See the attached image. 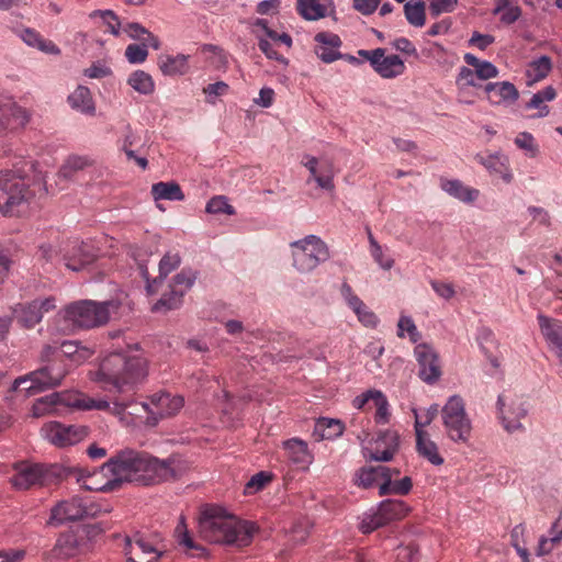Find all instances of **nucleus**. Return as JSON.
I'll return each instance as SVG.
<instances>
[{"mask_svg": "<svg viewBox=\"0 0 562 562\" xmlns=\"http://www.w3.org/2000/svg\"><path fill=\"white\" fill-rule=\"evenodd\" d=\"M184 405V398L180 395H171L166 392L155 393L149 397V403L143 407L150 415L148 420L156 425L159 419L176 415Z\"/></svg>", "mask_w": 562, "mask_h": 562, "instance_id": "13", "label": "nucleus"}, {"mask_svg": "<svg viewBox=\"0 0 562 562\" xmlns=\"http://www.w3.org/2000/svg\"><path fill=\"white\" fill-rule=\"evenodd\" d=\"M557 97V91L552 86L546 87L532 95L526 104V109H538L539 112L535 117H544L549 114V106L543 104L546 101H552Z\"/></svg>", "mask_w": 562, "mask_h": 562, "instance_id": "36", "label": "nucleus"}, {"mask_svg": "<svg viewBox=\"0 0 562 562\" xmlns=\"http://www.w3.org/2000/svg\"><path fill=\"white\" fill-rule=\"evenodd\" d=\"M30 120L26 110L16 105L11 99L0 95V127H24Z\"/></svg>", "mask_w": 562, "mask_h": 562, "instance_id": "18", "label": "nucleus"}, {"mask_svg": "<svg viewBox=\"0 0 562 562\" xmlns=\"http://www.w3.org/2000/svg\"><path fill=\"white\" fill-rule=\"evenodd\" d=\"M376 447L370 452L369 459L380 462L391 461L400 448V436L394 430H385L379 434L375 440Z\"/></svg>", "mask_w": 562, "mask_h": 562, "instance_id": "19", "label": "nucleus"}, {"mask_svg": "<svg viewBox=\"0 0 562 562\" xmlns=\"http://www.w3.org/2000/svg\"><path fill=\"white\" fill-rule=\"evenodd\" d=\"M386 472H391V468L384 465L363 467L357 471L355 484L363 488H370Z\"/></svg>", "mask_w": 562, "mask_h": 562, "instance_id": "33", "label": "nucleus"}, {"mask_svg": "<svg viewBox=\"0 0 562 562\" xmlns=\"http://www.w3.org/2000/svg\"><path fill=\"white\" fill-rule=\"evenodd\" d=\"M419 558V549L415 543L400 546L396 550L397 562H417Z\"/></svg>", "mask_w": 562, "mask_h": 562, "instance_id": "53", "label": "nucleus"}, {"mask_svg": "<svg viewBox=\"0 0 562 562\" xmlns=\"http://www.w3.org/2000/svg\"><path fill=\"white\" fill-rule=\"evenodd\" d=\"M537 319L540 331L548 344L549 350L562 364V322L548 317L543 314H539Z\"/></svg>", "mask_w": 562, "mask_h": 562, "instance_id": "17", "label": "nucleus"}, {"mask_svg": "<svg viewBox=\"0 0 562 562\" xmlns=\"http://www.w3.org/2000/svg\"><path fill=\"white\" fill-rule=\"evenodd\" d=\"M416 450L420 457L428 460L434 465L443 464L445 460L438 451V446L430 440L428 434L422 429L418 418L415 420Z\"/></svg>", "mask_w": 562, "mask_h": 562, "instance_id": "22", "label": "nucleus"}, {"mask_svg": "<svg viewBox=\"0 0 562 562\" xmlns=\"http://www.w3.org/2000/svg\"><path fill=\"white\" fill-rule=\"evenodd\" d=\"M491 102L499 104L502 102L514 103L519 98L517 88L509 81L490 82L484 86Z\"/></svg>", "mask_w": 562, "mask_h": 562, "instance_id": "25", "label": "nucleus"}, {"mask_svg": "<svg viewBox=\"0 0 562 562\" xmlns=\"http://www.w3.org/2000/svg\"><path fill=\"white\" fill-rule=\"evenodd\" d=\"M114 479L100 487L88 485L86 479L82 487L87 491H114L124 482L142 486L157 485L170 480H179L191 469V463L180 454H171L160 460L145 451L124 449L110 458L104 464Z\"/></svg>", "mask_w": 562, "mask_h": 562, "instance_id": "1", "label": "nucleus"}, {"mask_svg": "<svg viewBox=\"0 0 562 562\" xmlns=\"http://www.w3.org/2000/svg\"><path fill=\"white\" fill-rule=\"evenodd\" d=\"M415 356L419 366V378L428 384L438 381L441 375V368L435 350L427 344H419L415 347Z\"/></svg>", "mask_w": 562, "mask_h": 562, "instance_id": "15", "label": "nucleus"}, {"mask_svg": "<svg viewBox=\"0 0 562 562\" xmlns=\"http://www.w3.org/2000/svg\"><path fill=\"white\" fill-rule=\"evenodd\" d=\"M89 16L91 19L100 16L104 21V23L108 25L111 34H113L114 36L120 35L121 22L114 11H112V10H94L89 14Z\"/></svg>", "mask_w": 562, "mask_h": 562, "instance_id": "47", "label": "nucleus"}, {"mask_svg": "<svg viewBox=\"0 0 562 562\" xmlns=\"http://www.w3.org/2000/svg\"><path fill=\"white\" fill-rule=\"evenodd\" d=\"M158 536L154 538H146L142 535H136L134 540H127L125 552H130L138 555L142 553L143 555H155V553L164 554V551L158 547Z\"/></svg>", "mask_w": 562, "mask_h": 562, "instance_id": "29", "label": "nucleus"}, {"mask_svg": "<svg viewBox=\"0 0 562 562\" xmlns=\"http://www.w3.org/2000/svg\"><path fill=\"white\" fill-rule=\"evenodd\" d=\"M272 481V474L266 471H260L252 475L246 483L244 488L245 495H252L261 491L269 482Z\"/></svg>", "mask_w": 562, "mask_h": 562, "instance_id": "45", "label": "nucleus"}, {"mask_svg": "<svg viewBox=\"0 0 562 562\" xmlns=\"http://www.w3.org/2000/svg\"><path fill=\"white\" fill-rule=\"evenodd\" d=\"M180 265L178 254H166L159 262V282H161L169 273L176 270Z\"/></svg>", "mask_w": 562, "mask_h": 562, "instance_id": "50", "label": "nucleus"}, {"mask_svg": "<svg viewBox=\"0 0 562 562\" xmlns=\"http://www.w3.org/2000/svg\"><path fill=\"white\" fill-rule=\"evenodd\" d=\"M458 0H429V12L431 16L437 18L443 12H452Z\"/></svg>", "mask_w": 562, "mask_h": 562, "instance_id": "54", "label": "nucleus"}, {"mask_svg": "<svg viewBox=\"0 0 562 562\" xmlns=\"http://www.w3.org/2000/svg\"><path fill=\"white\" fill-rule=\"evenodd\" d=\"M196 278L198 273L195 271L183 269L173 277L170 288H175L177 291H183L184 294L193 286Z\"/></svg>", "mask_w": 562, "mask_h": 562, "instance_id": "48", "label": "nucleus"}, {"mask_svg": "<svg viewBox=\"0 0 562 562\" xmlns=\"http://www.w3.org/2000/svg\"><path fill=\"white\" fill-rule=\"evenodd\" d=\"M205 211L210 214H235L234 207L228 203L226 196H213L206 204Z\"/></svg>", "mask_w": 562, "mask_h": 562, "instance_id": "49", "label": "nucleus"}, {"mask_svg": "<svg viewBox=\"0 0 562 562\" xmlns=\"http://www.w3.org/2000/svg\"><path fill=\"white\" fill-rule=\"evenodd\" d=\"M83 498L75 496L68 501L57 503L50 509L47 526L58 527L67 521L83 519Z\"/></svg>", "mask_w": 562, "mask_h": 562, "instance_id": "16", "label": "nucleus"}, {"mask_svg": "<svg viewBox=\"0 0 562 562\" xmlns=\"http://www.w3.org/2000/svg\"><path fill=\"white\" fill-rule=\"evenodd\" d=\"M58 350L57 346L45 345L41 351V361L45 364H50L54 361L63 362V359L58 356Z\"/></svg>", "mask_w": 562, "mask_h": 562, "instance_id": "63", "label": "nucleus"}, {"mask_svg": "<svg viewBox=\"0 0 562 562\" xmlns=\"http://www.w3.org/2000/svg\"><path fill=\"white\" fill-rule=\"evenodd\" d=\"M552 70V60L549 56L543 55L528 65L526 76L529 85L544 79Z\"/></svg>", "mask_w": 562, "mask_h": 562, "instance_id": "37", "label": "nucleus"}, {"mask_svg": "<svg viewBox=\"0 0 562 562\" xmlns=\"http://www.w3.org/2000/svg\"><path fill=\"white\" fill-rule=\"evenodd\" d=\"M464 61L475 68L476 78L488 80L498 76V69L495 65L487 60H481L471 53L464 55Z\"/></svg>", "mask_w": 562, "mask_h": 562, "instance_id": "38", "label": "nucleus"}, {"mask_svg": "<svg viewBox=\"0 0 562 562\" xmlns=\"http://www.w3.org/2000/svg\"><path fill=\"white\" fill-rule=\"evenodd\" d=\"M137 140L138 137H136V135L133 133L131 125H127L122 149L124 150L128 160L135 157L133 147L137 145Z\"/></svg>", "mask_w": 562, "mask_h": 562, "instance_id": "60", "label": "nucleus"}, {"mask_svg": "<svg viewBox=\"0 0 562 562\" xmlns=\"http://www.w3.org/2000/svg\"><path fill=\"white\" fill-rule=\"evenodd\" d=\"M58 349L63 356L71 359L76 363H82L87 361L92 355V351L89 348L82 347L78 341L72 340L63 341Z\"/></svg>", "mask_w": 562, "mask_h": 562, "instance_id": "42", "label": "nucleus"}, {"mask_svg": "<svg viewBox=\"0 0 562 562\" xmlns=\"http://www.w3.org/2000/svg\"><path fill=\"white\" fill-rule=\"evenodd\" d=\"M426 5L423 0H419L415 3L412 1H407L404 4V14L407 22L416 27H422L426 22Z\"/></svg>", "mask_w": 562, "mask_h": 562, "instance_id": "43", "label": "nucleus"}, {"mask_svg": "<svg viewBox=\"0 0 562 562\" xmlns=\"http://www.w3.org/2000/svg\"><path fill=\"white\" fill-rule=\"evenodd\" d=\"M296 10L306 21H317L327 16V8L319 0H297Z\"/></svg>", "mask_w": 562, "mask_h": 562, "instance_id": "35", "label": "nucleus"}, {"mask_svg": "<svg viewBox=\"0 0 562 562\" xmlns=\"http://www.w3.org/2000/svg\"><path fill=\"white\" fill-rule=\"evenodd\" d=\"M317 184L326 190H333L334 189V171H333V165L328 162L326 165L325 172L322 175H315L313 176Z\"/></svg>", "mask_w": 562, "mask_h": 562, "instance_id": "57", "label": "nucleus"}, {"mask_svg": "<svg viewBox=\"0 0 562 562\" xmlns=\"http://www.w3.org/2000/svg\"><path fill=\"white\" fill-rule=\"evenodd\" d=\"M90 550V541L78 530H68L61 532L52 549V555L56 559L67 560Z\"/></svg>", "mask_w": 562, "mask_h": 562, "instance_id": "14", "label": "nucleus"}, {"mask_svg": "<svg viewBox=\"0 0 562 562\" xmlns=\"http://www.w3.org/2000/svg\"><path fill=\"white\" fill-rule=\"evenodd\" d=\"M65 266L72 271H80L98 258V249L90 243L68 240L60 248Z\"/></svg>", "mask_w": 562, "mask_h": 562, "instance_id": "11", "label": "nucleus"}, {"mask_svg": "<svg viewBox=\"0 0 562 562\" xmlns=\"http://www.w3.org/2000/svg\"><path fill=\"white\" fill-rule=\"evenodd\" d=\"M201 536L213 543L247 547L251 543L252 528L233 516L223 515L217 507L205 508L200 517Z\"/></svg>", "mask_w": 562, "mask_h": 562, "instance_id": "3", "label": "nucleus"}, {"mask_svg": "<svg viewBox=\"0 0 562 562\" xmlns=\"http://www.w3.org/2000/svg\"><path fill=\"white\" fill-rule=\"evenodd\" d=\"M127 82L134 90L143 94L151 93L155 88L151 76L143 70L134 71Z\"/></svg>", "mask_w": 562, "mask_h": 562, "instance_id": "44", "label": "nucleus"}, {"mask_svg": "<svg viewBox=\"0 0 562 562\" xmlns=\"http://www.w3.org/2000/svg\"><path fill=\"white\" fill-rule=\"evenodd\" d=\"M476 159L482 164L492 175L499 176L504 182L509 183L513 180V175L509 169L508 158L502 155H477Z\"/></svg>", "mask_w": 562, "mask_h": 562, "instance_id": "27", "label": "nucleus"}, {"mask_svg": "<svg viewBox=\"0 0 562 562\" xmlns=\"http://www.w3.org/2000/svg\"><path fill=\"white\" fill-rule=\"evenodd\" d=\"M34 198L29 181L14 171L0 172V213L3 216H19Z\"/></svg>", "mask_w": 562, "mask_h": 562, "instance_id": "5", "label": "nucleus"}, {"mask_svg": "<svg viewBox=\"0 0 562 562\" xmlns=\"http://www.w3.org/2000/svg\"><path fill=\"white\" fill-rule=\"evenodd\" d=\"M83 518H94L101 513H110L111 507L109 505L103 506L102 504L91 499H83Z\"/></svg>", "mask_w": 562, "mask_h": 562, "instance_id": "55", "label": "nucleus"}, {"mask_svg": "<svg viewBox=\"0 0 562 562\" xmlns=\"http://www.w3.org/2000/svg\"><path fill=\"white\" fill-rule=\"evenodd\" d=\"M440 187L449 195H451L462 202H465V203H472L479 196V191L476 189L465 187L458 179H453V180L441 179Z\"/></svg>", "mask_w": 562, "mask_h": 562, "instance_id": "30", "label": "nucleus"}, {"mask_svg": "<svg viewBox=\"0 0 562 562\" xmlns=\"http://www.w3.org/2000/svg\"><path fill=\"white\" fill-rule=\"evenodd\" d=\"M441 415L448 437L454 442H468L472 425L467 416L463 400L457 395L451 396L442 407Z\"/></svg>", "mask_w": 562, "mask_h": 562, "instance_id": "8", "label": "nucleus"}, {"mask_svg": "<svg viewBox=\"0 0 562 562\" xmlns=\"http://www.w3.org/2000/svg\"><path fill=\"white\" fill-rule=\"evenodd\" d=\"M371 254L382 269L390 270L394 266V260L384 257L382 247L376 240H372Z\"/></svg>", "mask_w": 562, "mask_h": 562, "instance_id": "56", "label": "nucleus"}, {"mask_svg": "<svg viewBox=\"0 0 562 562\" xmlns=\"http://www.w3.org/2000/svg\"><path fill=\"white\" fill-rule=\"evenodd\" d=\"M376 412H375V422L378 424H386L389 422V403L385 395L378 391L375 394V400L373 402Z\"/></svg>", "mask_w": 562, "mask_h": 562, "instance_id": "51", "label": "nucleus"}, {"mask_svg": "<svg viewBox=\"0 0 562 562\" xmlns=\"http://www.w3.org/2000/svg\"><path fill=\"white\" fill-rule=\"evenodd\" d=\"M125 56L131 64L144 63L148 56V52L145 48V43L142 45L130 44L125 49Z\"/></svg>", "mask_w": 562, "mask_h": 562, "instance_id": "52", "label": "nucleus"}, {"mask_svg": "<svg viewBox=\"0 0 562 562\" xmlns=\"http://www.w3.org/2000/svg\"><path fill=\"white\" fill-rule=\"evenodd\" d=\"M291 248L293 266L300 272H310L329 259L327 245L315 235L291 243Z\"/></svg>", "mask_w": 562, "mask_h": 562, "instance_id": "7", "label": "nucleus"}, {"mask_svg": "<svg viewBox=\"0 0 562 562\" xmlns=\"http://www.w3.org/2000/svg\"><path fill=\"white\" fill-rule=\"evenodd\" d=\"M93 165V160H91L87 156H77L72 155L67 158L64 165L60 167L58 171V176L64 179H71L74 175L80 170L86 169Z\"/></svg>", "mask_w": 562, "mask_h": 562, "instance_id": "41", "label": "nucleus"}, {"mask_svg": "<svg viewBox=\"0 0 562 562\" xmlns=\"http://www.w3.org/2000/svg\"><path fill=\"white\" fill-rule=\"evenodd\" d=\"M497 406L504 428L515 431L521 428V419L527 415V408L521 396L514 393H504L498 396Z\"/></svg>", "mask_w": 562, "mask_h": 562, "instance_id": "12", "label": "nucleus"}, {"mask_svg": "<svg viewBox=\"0 0 562 562\" xmlns=\"http://www.w3.org/2000/svg\"><path fill=\"white\" fill-rule=\"evenodd\" d=\"M495 42V37L491 34H482L473 32L469 40V45L477 47L480 50H485L491 44Z\"/></svg>", "mask_w": 562, "mask_h": 562, "instance_id": "58", "label": "nucleus"}, {"mask_svg": "<svg viewBox=\"0 0 562 562\" xmlns=\"http://www.w3.org/2000/svg\"><path fill=\"white\" fill-rule=\"evenodd\" d=\"M69 407L78 408V409H100L104 411L110 407V404L105 400H93L85 396H75L72 397V402H68Z\"/></svg>", "mask_w": 562, "mask_h": 562, "instance_id": "46", "label": "nucleus"}, {"mask_svg": "<svg viewBox=\"0 0 562 562\" xmlns=\"http://www.w3.org/2000/svg\"><path fill=\"white\" fill-rule=\"evenodd\" d=\"M151 195L156 201H182L184 199L181 187L175 181L154 183L151 187Z\"/></svg>", "mask_w": 562, "mask_h": 562, "instance_id": "31", "label": "nucleus"}, {"mask_svg": "<svg viewBox=\"0 0 562 562\" xmlns=\"http://www.w3.org/2000/svg\"><path fill=\"white\" fill-rule=\"evenodd\" d=\"M515 144L521 148L531 153L535 157L538 153L537 146L535 145L533 137L530 133L522 132L515 138Z\"/></svg>", "mask_w": 562, "mask_h": 562, "instance_id": "61", "label": "nucleus"}, {"mask_svg": "<svg viewBox=\"0 0 562 562\" xmlns=\"http://www.w3.org/2000/svg\"><path fill=\"white\" fill-rule=\"evenodd\" d=\"M404 69V61L398 55H384L380 58L374 68V70L383 78H394L403 74Z\"/></svg>", "mask_w": 562, "mask_h": 562, "instance_id": "34", "label": "nucleus"}, {"mask_svg": "<svg viewBox=\"0 0 562 562\" xmlns=\"http://www.w3.org/2000/svg\"><path fill=\"white\" fill-rule=\"evenodd\" d=\"M45 438L56 447L74 446L88 437L90 428L85 425H65L49 422L42 427Z\"/></svg>", "mask_w": 562, "mask_h": 562, "instance_id": "10", "label": "nucleus"}, {"mask_svg": "<svg viewBox=\"0 0 562 562\" xmlns=\"http://www.w3.org/2000/svg\"><path fill=\"white\" fill-rule=\"evenodd\" d=\"M380 3L381 0H352V8L363 15H371Z\"/></svg>", "mask_w": 562, "mask_h": 562, "instance_id": "59", "label": "nucleus"}, {"mask_svg": "<svg viewBox=\"0 0 562 562\" xmlns=\"http://www.w3.org/2000/svg\"><path fill=\"white\" fill-rule=\"evenodd\" d=\"M124 31L127 33V35L133 38V40H137V41H140L143 40L144 41V35L147 36V34L149 33V31L147 29H145L142 24L137 23V22H131V23H127L126 26L124 27Z\"/></svg>", "mask_w": 562, "mask_h": 562, "instance_id": "64", "label": "nucleus"}, {"mask_svg": "<svg viewBox=\"0 0 562 562\" xmlns=\"http://www.w3.org/2000/svg\"><path fill=\"white\" fill-rule=\"evenodd\" d=\"M12 315L18 324L26 329L33 328L42 321V314L34 301L15 304L12 307Z\"/></svg>", "mask_w": 562, "mask_h": 562, "instance_id": "26", "label": "nucleus"}, {"mask_svg": "<svg viewBox=\"0 0 562 562\" xmlns=\"http://www.w3.org/2000/svg\"><path fill=\"white\" fill-rule=\"evenodd\" d=\"M183 291H177L175 288H170L169 292H166L161 297L151 306L154 313H166L171 310L180 307L182 304Z\"/></svg>", "mask_w": 562, "mask_h": 562, "instance_id": "39", "label": "nucleus"}, {"mask_svg": "<svg viewBox=\"0 0 562 562\" xmlns=\"http://www.w3.org/2000/svg\"><path fill=\"white\" fill-rule=\"evenodd\" d=\"M13 470L15 473L10 477V483L19 491L30 490L33 486L50 485L57 481L67 480L72 476L82 485L83 479L90 476L87 470L76 467L61 464L46 465L25 461L14 463Z\"/></svg>", "mask_w": 562, "mask_h": 562, "instance_id": "4", "label": "nucleus"}, {"mask_svg": "<svg viewBox=\"0 0 562 562\" xmlns=\"http://www.w3.org/2000/svg\"><path fill=\"white\" fill-rule=\"evenodd\" d=\"M66 374L67 370L64 362L54 361L50 364H44L26 376L16 379L14 381V389H18L21 384L30 383L25 390L29 394H35L37 392L60 385Z\"/></svg>", "mask_w": 562, "mask_h": 562, "instance_id": "9", "label": "nucleus"}, {"mask_svg": "<svg viewBox=\"0 0 562 562\" xmlns=\"http://www.w3.org/2000/svg\"><path fill=\"white\" fill-rule=\"evenodd\" d=\"M160 70L166 76L183 75L188 71V56L178 54L177 56H166L159 63Z\"/></svg>", "mask_w": 562, "mask_h": 562, "instance_id": "40", "label": "nucleus"}, {"mask_svg": "<svg viewBox=\"0 0 562 562\" xmlns=\"http://www.w3.org/2000/svg\"><path fill=\"white\" fill-rule=\"evenodd\" d=\"M147 360L138 355L112 352L105 356L91 379L104 391L121 394L133 390L147 376Z\"/></svg>", "mask_w": 562, "mask_h": 562, "instance_id": "2", "label": "nucleus"}, {"mask_svg": "<svg viewBox=\"0 0 562 562\" xmlns=\"http://www.w3.org/2000/svg\"><path fill=\"white\" fill-rule=\"evenodd\" d=\"M314 40L319 44L315 53L322 61L329 64L344 57V54L338 52L342 42L337 34L319 32L315 35Z\"/></svg>", "mask_w": 562, "mask_h": 562, "instance_id": "21", "label": "nucleus"}, {"mask_svg": "<svg viewBox=\"0 0 562 562\" xmlns=\"http://www.w3.org/2000/svg\"><path fill=\"white\" fill-rule=\"evenodd\" d=\"M67 402H72V396L58 392L40 397L32 406L33 416L43 417L45 415L54 414L57 412L58 405L69 406V403Z\"/></svg>", "mask_w": 562, "mask_h": 562, "instance_id": "23", "label": "nucleus"}, {"mask_svg": "<svg viewBox=\"0 0 562 562\" xmlns=\"http://www.w3.org/2000/svg\"><path fill=\"white\" fill-rule=\"evenodd\" d=\"M25 555L24 549L0 550V562H22Z\"/></svg>", "mask_w": 562, "mask_h": 562, "instance_id": "62", "label": "nucleus"}, {"mask_svg": "<svg viewBox=\"0 0 562 562\" xmlns=\"http://www.w3.org/2000/svg\"><path fill=\"white\" fill-rule=\"evenodd\" d=\"M345 425L339 419L319 418L314 426L313 437L316 441L333 440L342 435Z\"/></svg>", "mask_w": 562, "mask_h": 562, "instance_id": "28", "label": "nucleus"}, {"mask_svg": "<svg viewBox=\"0 0 562 562\" xmlns=\"http://www.w3.org/2000/svg\"><path fill=\"white\" fill-rule=\"evenodd\" d=\"M110 307L117 308V304L113 301L100 303L90 300L77 301L65 307L64 318L78 328H94L109 322Z\"/></svg>", "mask_w": 562, "mask_h": 562, "instance_id": "6", "label": "nucleus"}, {"mask_svg": "<svg viewBox=\"0 0 562 562\" xmlns=\"http://www.w3.org/2000/svg\"><path fill=\"white\" fill-rule=\"evenodd\" d=\"M408 512L409 507L404 501L389 498L380 503L375 515L381 522L386 526L393 521L403 519Z\"/></svg>", "mask_w": 562, "mask_h": 562, "instance_id": "24", "label": "nucleus"}, {"mask_svg": "<svg viewBox=\"0 0 562 562\" xmlns=\"http://www.w3.org/2000/svg\"><path fill=\"white\" fill-rule=\"evenodd\" d=\"M68 102L72 109L86 114L94 113V104L89 88L78 86L76 90L68 97Z\"/></svg>", "mask_w": 562, "mask_h": 562, "instance_id": "32", "label": "nucleus"}, {"mask_svg": "<svg viewBox=\"0 0 562 562\" xmlns=\"http://www.w3.org/2000/svg\"><path fill=\"white\" fill-rule=\"evenodd\" d=\"M286 458L297 469L306 471L314 460L313 453L310 451L307 443L299 438H291L282 442Z\"/></svg>", "mask_w": 562, "mask_h": 562, "instance_id": "20", "label": "nucleus"}]
</instances>
